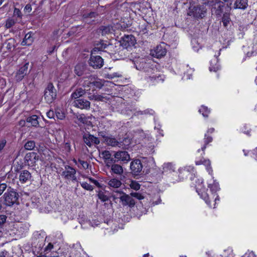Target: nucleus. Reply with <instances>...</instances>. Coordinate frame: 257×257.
Returning a JSON list of instances; mask_svg holds the SVG:
<instances>
[{
    "instance_id": "nucleus-11",
    "label": "nucleus",
    "mask_w": 257,
    "mask_h": 257,
    "mask_svg": "<svg viewBox=\"0 0 257 257\" xmlns=\"http://www.w3.org/2000/svg\"><path fill=\"white\" fill-rule=\"evenodd\" d=\"M29 65V63H27L19 69L15 76L17 81H20L22 80L24 77L28 73Z\"/></svg>"
},
{
    "instance_id": "nucleus-53",
    "label": "nucleus",
    "mask_w": 257,
    "mask_h": 257,
    "mask_svg": "<svg viewBox=\"0 0 257 257\" xmlns=\"http://www.w3.org/2000/svg\"><path fill=\"white\" fill-rule=\"evenodd\" d=\"M55 115V112L53 110H50L47 112V116L49 118H54Z\"/></svg>"
},
{
    "instance_id": "nucleus-44",
    "label": "nucleus",
    "mask_w": 257,
    "mask_h": 257,
    "mask_svg": "<svg viewBox=\"0 0 257 257\" xmlns=\"http://www.w3.org/2000/svg\"><path fill=\"white\" fill-rule=\"evenodd\" d=\"M199 111L200 113H202L203 116L204 117H207L209 113V110L208 108L204 106H202Z\"/></svg>"
},
{
    "instance_id": "nucleus-18",
    "label": "nucleus",
    "mask_w": 257,
    "mask_h": 257,
    "mask_svg": "<svg viewBox=\"0 0 257 257\" xmlns=\"http://www.w3.org/2000/svg\"><path fill=\"white\" fill-rule=\"evenodd\" d=\"M31 178V175L30 173L27 170H24L20 174L19 180L21 183H25L29 181Z\"/></svg>"
},
{
    "instance_id": "nucleus-15",
    "label": "nucleus",
    "mask_w": 257,
    "mask_h": 257,
    "mask_svg": "<svg viewBox=\"0 0 257 257\" xmlns=\"http://www.w3.org/2000/svg\"><path fill=\"white\" fill-rule=\"evenodd\" d=\"M134 40L135 37L132 35L124 36L122 38L121 45L125 48H127L134 45Z\"/></svg>"
},
{
    "instance_id": "nucleus-6",
    "label": "nucleus",
    "mask_w": 257,
    "mask_h": 257,
    "mask_svg": "<svg viewBox=\"0 0 257 257\" xmlns=\"http://www.w3.org/2000/svg\"><path fill=\"white\" fill-rule=\"evenodd\" d=\"M103 59L100 56H95L92 54L89 60V64L94 69H99L103 65Z\"/></svg>"
},
{
    "instance_id": "nucleus-23",
    "label": "nucleus",
    "mask_w": 257,
    "mask_h": 257,
    "mask_svg": "<svg viewBox=\"0 0 257 257\" xmlns=\"http://www.w3.org/2000/svg\"><path fill=\"white\" fill-rule=\"evenodd\" d=\"M247 6V0H236L234 4V9L244 10Z\"/></svg>"
},
{
    "instance_id": "nucleus-54",
    "label": "nucleus",
    "mask_w": 257,
    "mask_h": 257,
    "mask_svg": "<svg viewBox=\"0 0 257 257\" xmlns=\"http://www.w3.org/2000/svg\"><path fill=\"white\" fill-rule=\"evenodd\" d=\"M104 75H105V77L106 78H108V79H112L115 77L117 76V75H116V73H112V74H106V73H104Z\"/></svg>"
},
{
    "instance_id": "nucleus-3",
    "label": "nucleus",
    "mask_w": 257,
    "mask_h": 257,
    "mask_svg": "<svg viewBox=\"0 0 257 257\" xmlns=\"http://www.w3.org/2000/svg\"><path fill=\"white\" fill-rule=\"evenodd\" d=\"M206 13V9L204 6H196L191 7L188 15L194 18L199 19L205 17Z\"/></svg>"
},
{
    "instance_id": "nucleus-7",
    "label": "nucleus",
    "mask_w": 257,
    "mask_h": 257,
    "mask_svg": "<svg viewBox=\"0 0 257 257\" xmlns=\"http://www.w3.org/2000/svg\"><path fill=\"white\" fill-rule=\"evenodd\" d=\"M167 53L164 43L158 45L154 50H151V54L154 57L160 58L164 57Z\"/></svg>"
},
{
    "instance_id": "nucleus-32",
    "label": "nucleus",
    "mask_w": 257,
    "mask_h": 257,
    "mask_svg": "<svg viewBox=\"0 0 257 257\" xmlns=\"http://www.w3.org/2000/svg\"><path fill=\"white\" fill-rule=\"evenodd\" d=\"M111 170L114 173L118 175H120L123 173L122 167L119 165H112L111 166Z\"/></svg>"
},
{
    "instance_id": "nucleus-14",
    "label": "nucleus",
    "mask_w": 257,
    "mask_h": 257,
    "mask_svg": "<svg viewBox=\"0 0 257 257\" xmlns=\"http://www.w3.org/2000/svg\"><path fill=\"white\" fill-rule=\"evenodd\" d=\"M141 162H131L130 168L134 175H139L142 170L143 165Z\"/></svg>"
},
{
    "instance_id": "nucleus-35",
    "label": "nucleus",
    "mask_w": 257,
    "mask_h": 257,
    "mask_svg": "<svg viewBox=\"0 0 257 257\" xmlns=\"http://www.w3.org/2000/svg\"><path fill=\"white\" fill-rule=\"evenodd\" d=\"M121 143V147L124 149H127L131 144V139L129 138H125L122 141H120Z\"/></svg>"
},
{
    "instance_id": "nucleus-51",
    "label": "nucleus",
    "mask_w": 257,
    "mask_h": 257,
    "mask_svg": "<svg viewBox=\"0 0 257 257\" xmlns=\"http://www.w3.org/2000/svg\"><path fill=\"white\" fill-rule=\"evenodd\" d=\"M70 150H71V146H70V143H66L64 145L63 151H65L66 152V153H69V152H70Z\"/></svg>"
},
{
    "instance_id": "nucleus-2",
    "label": "nucleus",
    "mask_w": 257,
    "mask_h": 257,
    "mask_svg": "<svg viewBox=\"0 0 257 257\" xmlns=\"http://www.w3.org/2000/svg\"><path fill=\"white\" fill-rule=\"evenodd\" d=\"M56 90L51 83H49L44 92V99L48 103H52L56 98Z\"/></svg>"
},
{
    "instance_id": "nucleus-60",
    "label": "nucleus",
    "mask_w": 257,
    "mask_h": 257,
    "mask_svg": "<svg viewBox=\"0 0 257 257\" xmlns=\"http://www.w3.org/2000/svg\"><path fill=\"white\" fill-rule=\"evenodd\" d=\"M53 248V245L51 243H49L45 248V251H49Z\"/></svg>"
},
{
    "instance_id": "nucleus-37",
    "label": "nucleus",
    "mask_w": 257,
    "mask_h": 257,
    "mask_svg": "<svg viewBox=\"0 0 257 257\" xmlns=\"http://www.w3.org/2000/svg\"><path fill=\"white\" fill-rule=\"evenodd\" d=\"M111 155L108 151H104L100 154V157L101 158L107 160L111 158Z\"/></svg>"
},
{
    "instance_id": "nucleus-26",
    "label": "nucleus",
    "mask_w": 257,
    "mask_h": 257,
    "mask_svg": "<svg viewBox=\"0 0 257 257\" xmlns=\"http://www.w3.org/2000/svg\"><path fill=\"white\" fill-rule=\"evenodd\" d=\"M136 68L138 70H145V71L147 72H149V69H146L148 66L150 65L149 63H147L144 61H142V62H140L139 63L138 62H137L136 63H135Z\"/></svg>"
},
{
    "instance_id": "nucleus-42",
    "label": "nucleus",
    "mask_w": 257,
    "mask_h": 257,
    "mask_svg": "<svg viewBox=\"0 0 257 257\" xmlns=\"http://www.w3.org/2000/svg\"><path fill=\"white\" fill-rule=\"evenodd\" d=\"M98 16V14L96 13H95V12H91L89 14H84L83 15V18L84 19H86V21L87 22H89L87 19L88 18H90V19H92V18H95L96 16Z\"/></svg>"
},
{
    "instance_id": "nucleus-5",
    "label": "nucleus",
    "mask_w": 257,
    "mask_h": 257,
    "mask_svg": "<svg viewBox=\"0 0 257 257\" xmlns=\"http://www.w3.org/2000/svg\"><path fill=\"white\" fill-rule=\"evenodd\" d=\"M76 170L69 166L65 167V170L62 172V176L67 180L72 181H77Z\"/></svg>"
},
{
    "instance_id": "nucleus-40",
    "label": "nucleus",
    "mask_w": 257,
    "mask_h": 257,
    "mask_svg": "<svg viewBox=\"0 0 257 257\" xmlns=\"http://www.w3.org/2000/svg\"><path fill=\"white\" fill-rule=\"evenodd\" d=\"M130 186L132 189H134L135 190H138L140 189V184L136 181L132 180L131 181V183L130 184Z\"/></svg>"
},
{
    "instance_id": "nucleus-50",
    "label": "nucleus",
    "mask_w": 257,
    "mask_h": 257,
    "mask_svg": "<svg viewBox=\"0 0 257 257\" xmlns=\"http://www.w3.org/2000/svg\"><path fill=\"white\" fill-rule=\"evenodd\" d=\"M131 195L139 200H142L144 198V196L142 195V194L137 192H132L131 193Z\"/></svg>"
},
{
    "instance_id": "nucleus-63",
    "label": "nucleus",
    "mask_w": 257,
    "mask_h": 257,
    "mask_svg": "<svg viewBox=\"0 0 257 257\" xmlns=\"http://www.w3.org/2000/svg\"><path fill=\"white\" fill-rule=\"evenodd\" d=\"M25 10L28 11L29 12L32 11L31 6L29 4L27 5L25 7Z\"/></svg>"
},
{
    "instance_id": "nucleus-16",
    "label": "nucleus",
    "mask_w": 257,
    "mask_h": 257,
    "mask_svg": "<svg viewBox=\"0 0 257 257\" xmlns=\"http://www.w3.org/2000/svg\"><path fill=\"white\" fill-rule=\"evenodd\" d=\"M114 158L117 161H130V157L126 151H118L115 153Z\"/></svg>"
},
{
    "instance_id": "nucleus-62",
    "label": "nucleus",
    "mask_w": 257,
    "mask_h": 257,
    "mask_svg": "<svg viewBox=\"0 0 257 257\" xmlns=\"http://www.w3.org/2000/svg\"><path fill=\"white\" fill-rule=\"evenodd\" d=\"M135 204V201L134 199L130 197V199L128 200V204L130 206H133Z\"/></svg>"
},
{
    "instance_id": "nucleus-19",
    "label": "nucleus",
    "mask_w": 257,
    "mask_h": 257,
    "mask_svg": "<svg viewBox=\"0 0 257 257\" xmlns=\"http://www.w3.org/2000/svg\"><path fill=\"white\" fill-rule=\"evenodd\" d=\"M85 69L86 65L83 63H80L76 65L74 71L76 74L80 76L84 74Z\"/></svg>"
},
{
    "instance_id": "nucleus-8",
    "label": "nucleus",
    "mask_w": 257,
    "mask_h": 257,
    "mask_svg": "<svg viewBox=\"0 0 257 257\" xmlns=\"http://www.w3.org/2000/svg\"><path fill=\"white\" fill-rule=\"evenodd\" d=\"M84 143L89 147L97 145L100 143L99 139L90 134H84L83 136Z\"/></svg>"
},
{
    "instance_id": "nucleus-56",
    "label": "nucleus",
    "mask_w": 257,
    "mask_h": 257,
    "mask_svg": "<svg viewBox=\"0 0 257 257\" xmlns=\"http://www.w3.org/2000/svg\"><path fill=\"white\" fill-rule=\"evenodd\" d=\"M7 218V216L5 215H0V225L6 222Z\"/></svg>"
},
{
    "instance_id": "nucleus-34",
    "label": "nucleus",
    "mask_w": 257,
    "mask_h": 257,
    "mask_svg": "<svg viewBox=\"0 0 257 257\" xmlns=\"http://www.w3.org/2000/svg\"><path fill=\"white\" fill-rule=\"evenodd\" d=\"M118 193L122 195L119 197L120 200L122 202V203L124 205H127L128 204V200L130 199V196L128 195L123 194L122 191H118Z\"/></svg>"
},
{
    "instance_id": "nucleus-4",
    "label": "nucleus",
    "mask_w": 257,
    "mask_h": 257,
    "mask_svg": "<svg viewBox=\"0 0 257 257\" xmlns=\"http://www.w3.org/2000/svg\"><path fill=\"white\" fill-rule=\"evenodd\" d=\"M225 4L219 0H215L212 6L211 12L212 14L215 15L217 17H221L223 12Z\"/></svg>"
},
{
    "instance_id": "nucleus-25",
    "label": "nucleus",
    "mask_w": 257,
    "mask_h": 257,
    "mask_svg": "<svg viewBox=\"0 0 257 257\" xmlns=\"http://www.w3.org/2000/svg\"><path fill=\"white\" fill-rule=\"evenodd\" d=\"M99 31L102 35H105L112 33L113 29L110 26H102L100 27Z\"/></svg>"
},
{
    "instance_id": "nucleus-22",
    "label": "nucleus",
    "mask_w": 257,
    "mask_h": 257,
    "mask_svg": "<svg viewBox=\"0 0 257 257\" xmlns=\"http://www.w3.org/2000/svg\"><path fill=\"white\" fill-rule=\"evenodd\" d=\"M38 116L37 115H33L29 116L26 119V122L29 123L33 126L37 127L39 126Z\"/></svg>"
},
{
    "instance_id": "nucleus-30",
    "label": "nucleus",
    "mask_w": 257,
    "mask_h": 257,
    "mask_svg": "<svg viewBox=\"0 0 257 257\" xmlns=\"http://www.w3.org/2000/svg\"><path fill=\"white\" fill-rule=\"evenodd\" d=\"M108 185L110 187L118 188L121 185V182L118 179H112L109 180Z\"/></svg>"
},
{
    "instance_id": "nucleus-38",
    "label": "nucleus",
    "mask_w": 257,
    "mask_h": 257,
    "mask_svg": "<svg viewBox=\"0 0 257 257\" xmlns=\"http://www.w3.org/2000/svg\"><path fill=\"white\" fill-rule=\"evenodd\" d=\"M97 196L100 200H101L102 202H105L108 200V197L107 195H106L104 192L102 191H99L98 192Z\"/></svg>"
},
{
    "instance_id": "nucleus-46",
    "label": "nucleus",
    "mask_w": 257,
    "mask_h": 257,
    "mask_svg": "<svg viewBox=\"0 0 257 257\" xmlns=\"http://www.w3.org/2000/svg\"><path fill=\"white\" fill-rule=\"evenodd\" d=\"M16 23L15 21L13 19H9L7 20L6 23V27L9 29L13 26Z\"/></svg>"
},
{
    "instance_id": "nucleus-31",
    "label": "nucleus",
    "mask_w": 257,
    "mask_h": 257,
    "mask_svg": "<svg viewBox=\"0 0 257 257\" xmlns=\"http://www.w3.org/2000/svg\"><path fill=\"white\" fill-rule=\"evenodd\" d=\"M91 83L96 88L101 89L104 85V81L99 79H96L94 77V79L93 80V82H91Z\"/></svg>"
},
{
    "instance_id": "nucleus-55",
    "label": "nucleus",
    "mask_w": 257,
    "mask_h": 257,
    "mask_svg": "<svg viewBox=\"0 0 257 257\" xmlns=\"http://www.w3.org/2000/svg\"><path fill=\"white\" fill-rule=\"evenodd\" d=\"M7 185L5 183H2L0 184V195L2 194L4 191L7 188Z\"/></svg>"
},
{
    "instance_id": "nucleus-27",
    "label": "nucleus",
    "mask_w": 257,
    "mask_h": 257,
    "mask_svg": "<svg viewBox=\"0 0 257 257\" xmlns=\"http://www.w3.org/2000/svg\"><path fill=\"white\" fill-rule=\"evenodd\" d=\"M197 191L198 192V194L200 195V197L202 198L206 202V203L210 207H211V203H210V197H209L208 194L205 192V191L203 192H198L197 190Z\"/></svg>"
},
{
    "instance_id": "nucleus-12",
    "label": "nucleus",
    "mask_w": 257,
    "mask_h": 257,
    "mask_svg": "<svg viewBox=\"0 0 257 257\" xmlns=\"http://www.w3.org/2000/svg\"><path fill=\"white\" fill-rule=\"evenodd\" d=\"M106 139H105V141L103 142L105 145L112 147H121V143L118 141L116 138L112 135L108 136V137L106 138Z\"/></svg>"
},
{
    "instance_id": "nucleus-10",
    "label": "nucleus",
    "mask_w": 257,
    "mask_h": 257,
    "mask_svg": "<svg viewBox=\"0 0 257 257\" xmlns=\"http://www.w3.org/2000/svg\"><path fill=\"white\" fill-rule=\"evenodd\" d=\"M208 187L210 188L213 195L211 199H214V201L216 203L217 201L219 200L218 195L216 194V192L220 190L219 183L216 180H213V183H209Z\"/></svg>"
},
{
    "instance_id": "nucleus-28",
    "label": "nucleus",
    "mask_w": 257,
    "mask_h": 257,
    "mask_svg": "<svg viewBox=\"0 0 257 257\" xmlns=\"http://www.w3.org/2000/svg\"><path fill=\"white\" fill-rule=\"evenodd\" d=\"M39 160V155L37 153L30 152L27 153L25 157V161H34Z\"/></svg>"
},
{
    "instance_id": "nucleus-29",
    "label": "nucleus",
    "mask_w": 257,
    "mask_h": 257,
    "mask_svg": "<svg viewBox=\"0 0 257 257\" xmlns=\"http://www.w3.org/2000/svg\"><path fill=\"white\" fill-rule=\"evenodd\" d=\"M107 46V45L106 43H104L103 41H100L96 44L95 46L93 49V52L102 51L106 48Z\"/></svg>"
},
{
    "instance_id": "nucleus-58",
    "label": "nucleus",
    "mask_w": 257,
    "mask_h": 257,
    "mask_svg": "<svg viewBox=\"0 0 257 257\" xmlns=\"http://www.w3.org/2000/svg\"><path fill=\"white\" fill-rule=\"evenodd\" d=\"M9 252L4 250L0 251V257H9Z\"/></svg>"
},
{
    "instance_id": "nucleus-33",
    "label": "nucleus",
    "mask_w": 257,
    "mask_h": 257,
    "mask_svg": "<svg viewBox=\"0 0 257 257\" xmlns=\"http://www.w3.org/2000/svg\"><path fill=\"white\" fill-rule=\"evenodd\" d=\"M230 21V19L229 17V14L227 12H225L223 14L222 18V22L223 23V26L225 27H226L229 23Z\"/></svg>"
},
{
    "instance_id": "nucleus-41",
    "label": "nucleus",
    "mask_w": 257,
    "mask_h": 257,
    "mask_svg": "<svg viewBox=\"0 0 257 257\" xmlns=\"http://www.w3.org/2000/svg\"><path fill=\"white\" fill-rule=\"evenodd\" d=\"M88 98L95 101H103L104 97L100 95L92 94L88 96Z\"/></svg>"
},
{
    "instance_id": "nucleus-36",
    "label": "nucleus",
    "mask_w": 257,
    "mask_h": 257,
    "mask_svg": "<svg viewBox=\"0 0 257 257\" xmlns=\"http://www.w3.org/2000/svg\"><path fill=\"white\" fill-rule=\"evenodd\" d=\"M36 146V143L34 141H29L24 145L25 149L27 150H32Z\"/></svg>"
},
{
    "instance_id": "nucleus-49",
    "label": "nucleus",
    "mask_w": 257,
    "mask_h": 257,
    "mask_svg": "<svg viewBox=\"0 0 257 257\" xmlns=\"http://www.w3.org/2000/svg\"><path fill=\"white\" fill-rule=\"evenodd\" d=\"M205 145L202 148V150H204L206 148V145L212 141V138L211 137H207L206 135L205 136Z\"/></svg>"
},
{
    "instance_id": "nucleus-43",
    "label": "nucleus",
    "mask_w": 257,
    "mask_h": 257,
    "mask_svg": "<svg viewBox=\"0 0 257 257\" xmlns=\"http://www.w3.org/2000/svg\"><path fill=\"white\" fill-rule=\"evenodd\" d=\"M55 115L59 119H63L65 117V113L60 109L55 111Z\"/></svg>"
},
{
    "instance_id": "nucleus-9",
    "label": "nucleus",
    "mask_w": 257,
    "mask_h": 257,
    "mask_svg": "<svg viewBox=\"0 0 257 257\" xmlns=\"http://www.w3.org/2000/svg\"><path fill=\"white\" fill-rule=\"evenodd\" d=\"M72 104L74 106L81 109L88 110L90 108V102L83 98L74 100Z\"/></svg>"
},
{
    "instance_id": "nucleus-48",
    "label": "nucleus",
    "mask_w": 257,
    "mask_h": 257,
    "mask_svg": "<svg viewBox=\"0 0 257 257\" xmlns=\"http://www.w3.org/2000/svg\"><path fill=\"white\" fill-rule=\"evenodd\" d=\"M76 164L80 167V165H81L84 169H87L89 167V164L88 162H75Z\"/></svg>"
},
{
    "instance_id": "nucleus-59",
    "label": "nucleus",
    "mask_w": 257,
    "mask_h": 257,
    "mask_svg": "<svg viewBox=\"0 0 257 257\" xmlns=\"http://www.w3.org/2000/svg\"><path fill=\"white\" fill-rule=\"evenodd\" d=\"M88 179L91 183L95 184L97 187H100V183L97 180H94V179H93L92 178H89Z\"/></svg>"
},
{
    "instance_id": "nucleus-13",
    "label": "nucleus",
    "mask_w": 257,
    "mask_h": 257,
    "mask_svg": "<svg viewBox=\"0 0 257 257\" xmlns=\"http://www.w3.org/2000/svg\"><path fill=\"white\" fill-rule=\"evenodd\" d=\"M76 118L80 123L87 126L92 125V116H86L84 114H79L76 115Z\"/></svg>"
},
{
    "instance_id": "nucleus-39",
    "label": "nucleus",
    "mask_w": 257,
    "mask_h": 257,
    "mask_svg": "<svg viewBox=\"0 0 257 257\" xmlns=\"http://www.w3.org/2000/svg\"><path fill=\"white\" fill-rule=\"evenodd\" d=\"M94 79V76L90 75L88 77V79L84 80L82 86L84 87H89L90 84H92L91 82H93V80Z\"/></svg>"
},
{
    "instance_id": "nucleus-45",
    "label": "nucleus",
    "mask_w": 257,
    "mask_h": 257,
    "mask_svg": "<svg viewBox=\"0 0 257 257\" xmlns=\"http://www.w3.org/2000/svg\"><path fill=\"white\" fill-rule=\"evenodd\" d=\"M203 165L205 166L206 169L208 171L209 174L212 175L213 170L211 167V164L209 162H202Z\"/></svg>"
},
{
    "instance_id": "nucleus-52",
    "label": "nucleus",
    "mask_w": 257,
    "mask_h": 257,
    "mask_svg": "<svg viewBox=\"0 0 257 257\" xmlns=\"http://www.w3.org/2000/svg\"><path fill=\"white\" fill-rule=\"evenodd\" d=\"M98 136L103 139V142H104L105 141V140L106 139V138H107L108 137V136L106 135V132L104 131L99 132Z\"/></svg>"
},
{
    "instance_id": "nucleus-61",
    "label": "nucleus",
    "mask_w": 257,
    "mask_h": 257,
    "mask_svg": "<svg viewBox=\"0 0 257 257\" xmlns=\"http://www.w3.org/2000/svg\"><path fill=\"white\" fill-rule=\"evenodd\" d=\"M6 144V141L3 140L0 142V152L4 149Z\"/></svg>"
},
{
    "instance_id": "nucleus-21",
    "label": "nucleus",
    "mask_w": 257,
    "mask_h": 257,
    "mask_svg": "<svg viewBox=\"0 0 257 257\" xmlns=\"http://www.w3.org/2000/svg\"><path fill=\"white\" fill-rule=\"evenodd\" d=\"M193 167L191 166H186L184 167V168L180 170L179 176L182 177L185 176V177H187L188 175H190L191 173H193Z\"/></svg>"
},
{
    "instance_id": "nucleus-20",
    "label": "nucleus",
    "mask_w": 257,
    "mask_h": 257,
    "mask_svg": "<svg viewBox=\"0 0 257 257\" xmlns=\"http://www.w3.org/2000/svg\"><path fill=\"white\" fill-rule=\"evenodd\" d=\"M33 38L32 37V33L29 32L26 34L24 39L21 43L22 46H30L33 42Z\"/></svg>"
},
{
    "instance_id": "nucleus-57",
    "label": "nucleus",
    "mask_w": 257,
    "mask_h": 257,
    "mask_svg": "<svg viewBox=\"0 0 257 257\" xmlns=\"http://www.w3.org/2000/svg\"><path fill=\"white\" fill-rule=\"evenodd\" d=\"M242 257H255L253 252L249 251L246 252Z\"/></svg>"
},
{
    "instance_id": "nucleus-64",
    "label": "nucleus",
    "mask_w": 257,
    "mask_h": 257,
    "mask_svg": "<svg viewBox=\"0 0 257 257\" xmlns=\"http://www.w3.org/2000/svg\"><path fill=\"white\" fill-rule=\"evenodd\" d=\"M210 69V71H214V72H216L217 71V70H218L219 69V68L218 66H216V67H210L209 68Z\"/></svg>"
},
{
    "instance_id": "nucleus-24",
    "label": "nucleus",
    "mask_w": 257,
    "mask_h": 257,
    "mask_svg": "<svg viewBox=\"0 0 257 257\" xmlns=\"http://www.w3.org/2000/svg\"><path fill=\"white\" fill-rule=\"evenodd\" d=\"M4 46L9 51H12V49H14L16 47V41L14 39L11 38L7 40Z\"/></svg>"
},
{
    "instance_id": "nucleus-17",
    "label": "nucleus",
    "mask_w": 257,
    "mask_h": 257,
    "mask_svg": "<svg viewBox=\"0 0 257 257\" xmlns=\"http://www.w3.org/2000/svg\"><path fill=\"white\" fill-rule=\"evenodd\" d=\"M86 93V90L81 87L76 88L71 94V98L72 99H77L83 96Z\"/></svg>"
},
{
    "instance_id": "nucleus-47",
    "label": "nucleus",
    "mask_w": 257,
    "mask_h": 257,
    "mask_svg": "<svg viewBox=\"0 0 257 257\" xmlns=\"http://www.w3.org/2000/svg\"><path fill=\"white\" fill-rule=\"evenodd\" d=\"M81 186L85 189L87 190L91 191L93 189L92 186L90 185L87 182H82L81 183Z\"/></svg>"
},
{
    "instance_id": "nucleus-1",
    "label": "nucleus",
    "mask_w": 257,
    "mask_h": 257,
    "mask_svg": "<svg viewBox=\"0 0 257 257\" xmlns=\"http://www.w3.org/2000/svg\"><path fill=\"white\" fill-rule=\"evenodd\" d=\"M4 204L9 206H12L17 203L19 198V195L13 189L9 188L4 195Z\"/></svg>"
}]
</instances>
